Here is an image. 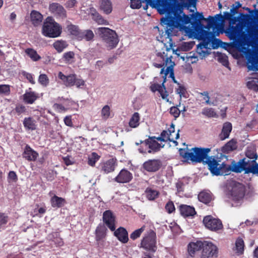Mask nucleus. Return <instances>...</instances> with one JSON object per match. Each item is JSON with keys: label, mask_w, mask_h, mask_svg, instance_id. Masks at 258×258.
<instances>
[{"label": "nucleus", "mask_w": 258, "mask_h": 258, "mask_svg": "<svg viewBox=\"0 0 258 258\" xmlns=\"http://www.w3.org/2000/svg\"><path fill=\"white\" fill-rule=\"evenodd\" d=\"M145 229V226H143L141 228L135 230L133 233L130 235V238L133 240H135L139 238Z\"/></svg>", "instance_id": "48"}, {"label": "nucleus", "mask_w": 258, "mask_h": 258, "mask_svg": "<svg viewBox=\"0 0 258 258\" xmlns=\"http://www.w3.org/2000/svg\"><path fill=\"white\" fill-rule=\"evenodd\" d=\"M198 199L200 202L208 205L212 202L213 199L210 192L203 191L199 194Z\"/></svg>", "instance_id": "31"}, {"label": "nucleus", "mask_w": 258, "mask_h": 258, "mask_svg": "<svg viewBox=\"0 0 258 258\" xmlns=\"http://www.w3.org/2000/svg\"><path fill=\"white\" fill-rule=\"evenodd\" d=\"M31 90V89L29 88L26 90L22 96L24 102L29 104H33L39 97L38 93L32 91Z\"/></svg>", "instance_id": "20"}, {"label": "nucleus", "mask_w": 258, "mask_h": 258, "mask_svg": "<svg viewBox=\"0 0 258 258\" xmlns=\"http://www.w3.org/2000/svg\"><path fill=\"white\" fill-rule=\"evenodd\" d=\"M231 171L241 173L243 171L245 174L252 173L258 175V164L254 160L243 158L238 162L232 161L231 163Z\"/></svg>", "instance_id": "4"}, {"label": "nucleus", "mask_w": 258, "mask_h": 258, "mask_svg": "<svg viewBox=\"0 0 258 258\" xmlns=\"http://www.w3.org/2000/svg\"><path fill=\"white\" fill-rule=\"evenodd\" d=\"M203 223L207 229L214 232L221 230L223 227L222 221L220 219L211 215L206 216L204 218Z\"/></svg>", "instance_id": "10"}, {"label": "nucleus", "mask_w": 258, "mask_h": 258, "mask_svg": "<svg viewBox=\"0 0 258 258\" xmlns=\"http://www.w3.org/2000/svg\"><path fill=\"white\" fill-rule=\"evenodd\" d=\"M8 179L12 181L16 182L18 179L16 173L14 171H10L8 175Z\"/></svg>", "instance_id": "63"}, {"label": "nucleus", "mask_w": 258, "mask_h": 258, "mask_svg": "<svg viewBox=\"0 0 258 258\" xmlns=\"http://www.w3.org/2000/svg\"><path fill=\"white\" fill-rule=\"evenodd\" d=\"M231 195L233 200L237 201L241 200L244 196V188L243 185L238 182H233Z\"/></svg>", "instance_id": "12"}, {"label": "nucleus", "mask_w": 258, "mask_h": 258, "mask_svg": "<svg viewBox=\"0 0 258 258\" xmlns=\"http://www.w3.org/2000/svg\"><path fill=\"white\" fill-rule=\"evenodd\" d=\"M210 151L209 148L195 147L190 150L181 149L179 150L180 155L186 161L201 163L206 159L208 169L214 175H228L231 171V164L227 165L222 162L218 157H207Z\"/></svg>", "instance_id": "2"}, {"label": "nucleus", "mask_w": 258, "mask_h": 258, "mask_svg": "<svg viewBox=\"0 0 258 258\" xmlns=\"http://www.w3.org/2000/svg\"><path fill=\"white\" fill-rule=\"evenodd\" d=\"M100 8L106 14L112 11L111 3L109 0H100Z\"/></svg>", "instance_id": "34"}, {"label": "nucleus", "mask_w": 258, "mask_h": 258, "mask_svg": "<svg viewBox=\"0 0 258 258\" xmlns=\"http://www.w3.org/2000/svg\"><path fill=\"white\" fill-rule=\"evenodd\" d=\"M185 184L182 180H179L176 184L177 194L180 196V194L183 191Z\"/></svg>", "instance_id": "55"}, {"label": "nucleus", "mask_w": 258, "mask_h": 258, "mask_svg": "<svg viewBox=\"0 0 258 258\" xmlns=\"http://www.w3.org/2000/svg\"><path fill=\"white\" fill-rule=\"evenodd\" d=\"M99 157H100L96 153H92L88 158V164L90 166H94L96 162L99 160Z\"/></svg>", "instance_id": "49"}, {"label": "nucleus", "mask_w": 258, "mask_h": 258, "mask_svg": "<svg viewBox=\"0 0 258 258\" xmlns=\"http://www.w3.org/2000/svg\"><path fill=\"white\" fill-rule=\"evenodd\" d=\"M91 15L92 16V19L99 25L108 24L107 20H105L93 8L90 9Z\"/></svg>", "instance_id": "30"}, {"label": "nucleus", "mask_w": 258, "mask_h": 258, "mask_svg": "<svg viewBox=\"0 0 258 258\" xmlns=\"http://www.w3.org/2000/svg\"><path fill=\"white\" fill-rule=\"evenodd\" d=\"M156 138L155 137H150L145 141H141V143H144L145 149L141 147L139 149V152L141 153H146V149H149L148 153H154L159 151L164 145L161 146V144L158 143L156 140Z\"/></svg>", "instance_id": "9"}, {"label": "nucleus", "mask_w": 258, "mask_h": 258, "mask_svg": "<svg viewBox=\"0 0 258 258\" xmlns=\"http://www.w3.org/2000/svg\"><path fill=\"white\" fill-rule=\"evenodd\" d=\"M248 62L251 63V66H248V68L251 70L257 69V60L255 58H252L248 59Z\"/></svg>", "instance_id": "59"}, {"label": "nucleus", "mask_w": 258, "mask_h": 258, "mask_svg": "<svg viewBox=\"0 0 258 258\" xmlns=\"http://www.w3.org/2000/svg\"><path fill=\"white\" fill-rule=\"evenodd\" d=\"M103 221L112 231L115 229V217L110 210H106L103 214Z\"/></svg>", "instance_id": "14"}, {"label": "nucleus", "mask_w": 258, "mask_h": 258, "mask_svg": "<svg viewBox=\"0 0 258 258\" xmlns=\"http://www.w3.org/2000/svg\"><path fill=\"white\" fill-rule=\"evenodd\" d=\"M38 81L41 85L45 86H46L49 83V79L45 74L40 75Z\"/></svg>", "instance_id": "54"}, {"label": "nucleus", "mask_w": 258, "mask_h": 258, "mask_svg": "<svg viewBox=\"0 0 258 258\" xmlns=\"http://www.w3.org/2000/svg\"><path fill=\"white\" fill-rule=\"evenodd\" d=\"M32 24L35 27L40 25L43 20V16L38 11L33 10L30 14Z\"/></svg>", "instance_id": "26"}, {"label": "nucleus", "mask_w": 258, "mask_h": 258, "mask_svg": "<svg viewBox=\"0 0 258 258\" xmlns=\"http://www.w3.org/2000/svg\"><path fill=\"white\" fill-rule=\"evenodd\" d=\"M162 162L159 159H150L145 162L143 164V168L148 172H154L161 168Z\"/></svg>", "instance_id": "13"}, {"label": "nucleus", "mask_w": 258, "mask_h": 258, "mask_svg": "<svg viewBox=\"0 0 258 258\" xmlns=\"http://www.w3.org/2000/svg\"><path fill=\"white\" fill-rule=\"evenodd\" d=\"M69 103H71V102L69 101H66L63 105L55 103L53 105V108L56 111L58 112H64L70 108L68 105V104Z\"/></svg>", "instance_id": "42"}, {"label": "nucleus", "mask_w": 258, "mask_h": 258, "mask_svg": "<svg viewBox=\"0 0 258 258\" xmlns=\"http://www.w3.org/2000/svg\"><path fill=\"white\" fill-rule=\"evenodd\" d=\"M191 18L193 19L195 23L198 24L204 19V16L202 13L197 12L195 14L191 15Z\"/></svg>", "instance_id": "51"}, {"label": "nucleus", "mask_w": 258, "mask_h": 258, "mask_svg": "<svg viewBox=\"0 0 258 258\" xmlns=\"http://www.w3.org/2000/svg\"><path fill=\"white\" fill-rule=\"evenodd\" d=\"M165 209L168 213H172L174 212L175 208L173 203L172 201L168 202L165 205Z\"/></svg>", "instance_id": "57"}, {"label": "nucleus", "mask_w": 258, "mask_h": 258, "mask_svg": "<svg viewBox=\"0 0 258 258\" xmlns=\"http://www.w3.org/2000/svg\"><path fill=\"white\" fill-rule=\"evenodd\" d=\"M202 248L201 258H212L217 256L218 248L212 242L204 241Z\"/></svg>", "instance_id": "11"}, {"label": "nucleus", "mask_w": 258, "mask_h": 258, "mask_svg": "<svg viewBox=\"0 0 258 258\" xmlns=\"http://www.w3.org/2000/svg\"><path fill=\"white\" fill-rule=\"evenodd\" d=\"M38 156V154L33 150L30 146L26 145L23 153V157L28 161H35Z\"/></svg>", "instance_id": "23"}, {"label": "nucleus", "mask_w": 258, "mask_h": 258, "mask_svg": "<svg viewBox=\"0 0 258 258\" xmlns=\"http://www.w3.org/2000/svg\"><path fill=\"white\" fill-rule=\"evenodd\" d=\"M16 112L18 115L25 112L26 109L25 106L23 105H18L15 108Z\"/></svg>", "instance_id": "61"}, {"label": "nucleus", "mask_w": 258, "mask_h": 258, "mask_svg": "<svg viewBox=\"0 0 258 258\" xmlns=\"http://www.w3.org/2000/svg\"><path fill=\"white\" fill-rule=\"evenodd\" d=\"M23 125L26 130H35L36 128V121L32 117H26L23 121Z\"/></svg>", "instance_id": "33"}, {"label": "nucleus", "mask_w": 258, "mask_h": 258, "mask_svg": "<svg viewBox=\"0 0 258 258\" xmlns=\"http://www.w3.org/2000/svg\"><path fill=\"white\" fill-rule=\"evenodd\" d=\"M246 158L249 159V160H256L257 159V155L256 152V150L253 147H248L245 151Z\"/></svg>", "instance_id": "37"}, {"label": "nucleus", "mask_w": 258, "mask_h": 258, "mask_svg": "<svg viewBox=\"0 0 258 258\" xmlns=\"http://www.w3.org/2000/svg\"><path fill=\"white\" fill-rule=\"evenodd\" d=\"M176 92L179 95L180 98L182 97L186 98V91L184 87L182 86H179L178 88L176 89Z\"/></svg>", "instance_id": "56"}, {"label": "nucleus", "mask_w": 258, "mask_h": 258, "mask_svg": "<svg viewBox=\"0 0 258 258\" xmlns=\"http://www.w3.org/2000/svg\"><path fill=\"white\" fill-rule=\"evenodd\" d=\"M244 243L243 240L241 238H238L235 242L236 253L238 254H241L244 251Z\"/></svg>", "instance_id": "40"}, {"label": "nucleus", "mask_w": 258, "mask_h": 258, "mask_svg": "<svg viewBox=\"0 0 258 258\" xmlns=\"http://www.w3.org/2000/svg\"><path fill=\"white\" fill-rule=\"evenodd\" d=\"M104 229L105 228L100 226H98L95 230L96 233V240L97 241L100 240L104 236Z\"/></svg>", "instance_id": "46"}, {"label": "nucleus", "mask_w": 258, "mask_h": 258, "mask_svg": "<svg viewBox=\"0 0 258 258\" xmlns=\"http://www.w3.org/2000/svg\"><path fill=\"white\" fill-rule=\"evenodd\" d=\"M115 160L110 159L107 161L100 164V168L101 171L104 173H108L113 172L115 169Z\"/></svg>", "instance_id": "21"}, {"label": "nucleus", "mask_w": 258, "mask_h": 258, "mask_svg": "<svg viewBox=\"0 0 258 258\" xmlns=\"http://www.w3.org/2000/svg\"><path fill=\"white\" fill-rule=\"evenodd\" d=\"M114 235L122 243H126L128 240V233L126 230L123 227H119L117 230H114Z\"/></svg>", "instance_id": "22"}, {"label": "nucleus", "mask_w": 258, "mask_h": 258, "mask_svg": "<svg viewBox=\"0 0 258 258\" xmlns=\"http://www.w3.org/2000/svg\"><path fill=\"white\" fill-rule=\"evenodd\" d=\"M218 61L222 63L223 66L225 67H228L229 64V62L228 60V57L223 54H220L218 56Z\"/></svg>", "instance_id": "52"}, {"label": "nucleus", "mask_w": 258, "mask_h": 258, "mask_svg": "<svg viewBox=\"0 0 258 258\" xmlns=\"http://www.w3.org/2000/svg\"><path fill=\"white\" fill-rule=\"evenodd\" d=\"M167 52L170 51V49L165 48ZM172 56H168L167 53H165L163 51L162 52H158L153 62V66L157 68H162L160 71V74L162 75L163 79L161 85L158 83V77H155L153 82H151L150 88L153 92L158 91L161 97L163 99H166L168 101V93L166 91L164 86V83L166 81V77L169 75L168 77L171 78L173 82L175 83L177 81L175 80L174 74L173 67L175 63L171 60Z\"/></svg>", "instance_id": "3"}, {"label": "nucleus", "mask_w": 258, "mask_h": 258, "mask_svg": "<svg viewBox=\"0 0 258 258\" xmlns=\"http://www.w3.org/2000/svg\"><path fill=\"white\" fill-rule=\"evenodd\" d=\"M101 114L103 119H107L110 114V107L107 105H105L101 110Z\"/></svg>", "instance_id": "50"}, {"label": "nucleus", "mask_w": 258, "mask_h": 258, "mask_svg": "<svg viewBox=\"0 0 258 258\" xmlns=\"http://www.w3.org/2000/svg\"><path fill=\"white\" fill-rule=\"evenodd\" d=\"M140 115L138 112H135L132 116L130 121L129 125L132 128H136L140 124Z\"/></svg>", "instance_id": "36"}, {"label": "nucleus", "mask_w": 258, "mask_h": 258, "mask_svg": "<svg viewBox=\"0 0 258 258\" xmlns=\"http://www.w3.org/2000/svg\"><path fill=\"white\" fill-rule=\"evenodd\" d=\"M247 86L249 88L253 89L255 91H258V85L255 84L253 81L248 82Z\"/></svg>", "instance_id": "64"}, {"label": "nucleus", "mask_w": 258, "mask_h": 258, "mask_svg": "<svg viewBox=\"0 0 258 258\" xmlns=\"http://www.w3.org/2000/svg\"><path fill=\"white\" fill-rule=\"evenodd\" d=\"M179 211L181 215L184 217H192L196 214L194 207L186 205H180Z\"/></svg>", "instance_id": "24"}, {"label": "nucleus", "mask_w": 258, "mask_h": 258, "mask_svg": "<svg viewBox=\"0 0 258 258\" xmlns=\"http://www.w3.org/2000/svg\"><path fill=\"white\" fill-rule=\"evenodd\" d=\"M237 148V141L236 140L233 139L222 147L221 151L223 153L228 154L236 150Z\"/></svg>", "instance_id": "29"}, {"label": "nucleus", "mask_w": 258, "mask_h": 258, "mask_svg": "<svg viewBox=\"0 0 258 258\" xmlns=\"http://www.w3.org/2000/svg\"><path fill=\"white\" fill-rule=\"evenodd\" d=\"M23 76L32 84H35V81L33 79V76L31 74L24 72L23 73Z\"/></svg>", "instance_id": "62"}, {"label": "nucleus", "mask_w": 258, "mask_h": 258, "mask_svg": "<svg viewBox=\"0 0 258 258\" xmlns=\"http://www.w3.org/2000/svg\"><path fill=\"white\" fill-rule=\"evenodd\" d=\"M146 197L149 200H154L156 199L158 195L159 192L150 188H147L145 191Z\"/></svg>", "instance_id": "44"}, {"label": "nucleus", "mask_w": 258, "mask_h": 258, "mask_svg": "<svg viewBox=\"0 0 258 258\" xmlns=\"http://www.w3.org/2000/svg\"><path fill=\"white\" fill-rule=\"evenodd\" d=\"M26 54L34 61H38L41 59V56L37 53V51L32 48H27L25 50Z\"/></svg>", "instance_id": "39"}, {"label": "nucleus", "mask_w": 258, "mask_h": 258, "mask_svg": "<svg viewBox=\"0 0 258 258\" xmlns=\"http://www.w3.org/2000/svg\"><path fill=\"white\" fill-rule=\"evenodd\" d=\"M94 34L92 30H85L81 31L79 40L85 39L87 41H90L93 39Z\"/></svg>", "instance_id": "38"}, {"label": "nucleus", "mask_w": 258, "mask_h": 258, "mask_svg": "<svg viewBox=\"0 0 258 258\" xmlns=\"http://www.w3.org/2000/svg\"><path fill=\"white\" fill-rule=\"evenodd\" d=\"M53 45L57 52H60L68 46V44L66 41L61 40L55 41Z\"/></svg>", "instance_id": "43"}, {"label": "nucleus", "mask_w": 258, "mask_h": 258, "mask_svg": "<svg viewBox=\"0 0 258 258\" xmlns=\"http://www.w3.org/2000/svg\"><path fill=\"white\" fill-rule=\"evenodd\" d=\"M175 136L176 137L174 138L173 135H169L167 131H163L161 133L160 136L157 138L156 140L159 141L167 142L169 141L174 142V139H177L179 138V135L178 132L175 134Z\"/></svg>", "instance_id": "28"}, {"label": "nucleus", "mask_w": 258, "mask_h": 258, "mask_svg": "<svg viewBox=\"0 0 258 258\" xmlns=\"http://www.w3.org/2000/svg\"><path fill=\"white\" fill-rule=\"evenodd\" d=\"M141 247L151 252L156 251V234L154 231L150 230L148 231L141 242Z\"/></svg>", "instance_id": "8"}, {"label": "nucleus", "mask_w": 258, "mask_h": 258, "mask_svg": "<svg viewBox=\"0 0 258 258\" xmlns=\"http://www.w3.org/2000/svg\"><path fill=\"white\" fill-rule=\"evenodd\" d=\"M133 178L132 174L127 170L122 169L114 178V180L118 183H127Z\"/></svg>", "instance_id": "17"}, {"label": "nucleus", "mask_w": 258, "mask_h": 258, "mask_svg": "<svg viewBox=\"0 0 258 258\" xmlns=\"http://www.w3.org/2000/svg\"><path fill=\"white\" fill-rule=\"evenodd\" d=\"M11 89L9 85H0V95L8 96L10 94Z\"/></svg>", "instance_id": "45"}, {"label": "nucleus", "mask_w": 258, "mask_h": 258, "mask_svg": "<svg viewBox=\"0 0 258 258\" xmlns=\"http://www.w3.org/2000/svg\"><path fill=\"white\" fill-rule=\"evenodd\" d=\"M202 114L209 117H214L217 116L216 113L212 108H204L202 110Z\"/></svg>", "instance_id": "47"}, {"label": "nucleus", "mask_w": 258, "mask_h": 258, "mask_svg": "<svg viewBox=\"0 0 258 258\" xmlns=\"http://www.w3.org/2000/svg\"><path fill=\"white\" fill-rule=\"evenodd\" d=\"M58 77L67 87L76 86L77 88H82L85 85V81L81 78H77V75L75 74L66 76L62 72H59L58 73Z\"/></svg>", "instance_id": "7"}, {"label": "nucleus", "mask_w": 258, "mask_h": 258, "mask_svg": "<svg viewBox=\"0 0 258 258\" xmlns=\"http://www.w3.org/2000/svg\"><path fill=\"white\" fill-rule=\"evenodd\" d=\"M48 195L51 197L50 203L53 208H59L62 207L66 204V202L65 199L56 196L53 191H50Z\"/></svg>", "instance_id": "18"}, {"label": "nucleus", "mask_w": 258, "mask_h": 258, "mask_svg": "<svg viewBox=\"0 0 258 258\" xmlns=\"http://www.w3.org/2000/svg\"><path fill=\"white\" fill-rule=\"evenodd\" d=\"M233 44L240 51H245L249 46V41L247 35L242 34L240 38L234 40Z\"/></svg>", "instance_id": "15"}, {"label": "nucleus", "mask_w": 258, "mask_h": 258, "mask_svg": "<svg viewBox=\"0 0 258 258\" xmlns=\"http://www.w3.org/2000/svg\"><path fill=\"white\" fill-rule=\"evenodd\" d=\"M241 30L237 26H232L229 31V37L231 40H235L239 36Z\"/></svg>", "instance_id": "41"}, {"label": "nucleus", "mask_w": 258, "mask_h": 258, "mask_svg": "<svg viewBox=\"0 0 258 258\" xmlns=\"http://www.w3.org/2000/svg\"><path fill=\"white\" fill-rule=\"evenodd\" d=\"M50 12L54 15L60 17H66V11L62 6L57 3H53L49 6Z\"/></svg>", "instance_id": "19"}, {"label": "nucleus", "mask_w": 258, "mask_h": 258, "mask_svg": "<svg viewBox=\"0 0 258 258\" xmlns=\"http://www.w3.org/2000/svg\"><path fill=\"white\" fill-rule=\"evenodd\" d=\"M98 31L108 49H112L117 46L119 39L115 31L106 27L98 28Z\"/></svg>", "instance_id": "6"}, {"label": "nucleus", "mask_w": 258, "mask_h": 258, "mask_svg": "<svg viewBox=\"0 0 258 258\" xmlns=\"http://www.w3.org/2000/svg\"><path fill=\"white\" fill-rule=\"evenodd\" d=\"M232 128V124L229 122H226L223 124L221 133L219 135L221 140H224L229 138V135Z\"/></svg>", "instance_id": "25"}, {"label": "nucleus", "mask_w": 258, "mask_h": 258, "mask_svg": "<svg viewBox=\"0 0 258 258\" xmlns=\"http://www.w3.org/2000/svg\"><path fill=\"white\" fill-rule=\"evenodd\" d=\"M197 53L198 56H195L194 55H189L188 58L196 59L199 57L201 59H203L207 56L209 54L208 52V43L205 42L198 44L197 47Z\"/></svg>", "instance_id": "16"}, {"label": "nucleus", "mask_w": 258, "mask_h": 258, "mask_svg": "<svg viewBox=\"0 0 258 258\" xmlns=\"http://www.w3.org/2000/svg\"><path fill=\"white\" fill-rule=\"evenodd\" d=\"M8 221V217L4 214H0V229L5 227Z\"/></svg>", "instance_id": "60"}, {"label": "nucleus", "mask_w": 258, "mask_h": 258, "mask_svg": "<svg viewBox=\"0 0 258 258\" xmlns=\"http://www.w3.org/2000/svg\"><path fill=\"white\" fill-rule=\"evenodd\" d=\"M74 56L75 54L73 51H69L64 53L63 58L66 61L71 63L73 62Z\"/></svg>", "instance_id": "53"}, {"label": "nucleus", "mask_w": 258, "mask_h": 258, "mask_svg": "<svg viewBox=\"0 0 258 258\" xmlns=\"http://www.w3.org/2000/svg\"><path fill=\"white\" fill-rule=\"evenodd\" d=\"M170 113L175 118H177L179 116L180 111L177 107L172 106L170 108Z\"/></svg>", "instance_id": "58"}, {"label": "nucleus", "mask_w": 258, "mask_h": 258, "mask_svg": "<svg viewBox=\"0 0 258 258\" xmlns=\"http://www.w3.org/2000/svg\"><path fill=\"white\" fill-rule=\"evenodd\" d=\"M62 28L53 19L48 17L44 22L42 33V34L49 38H55L59 36L61 33Z\"/></svg>", "instance_id": "5"}, {"label": "nucleus", "mask_w": 258, "mask_h": 258, "mask_svg": "<svg viewBox=\"0 0 258 258\" xmlns=\"http://www.w3.org/2000/svg\"><path fill=\"white\" fill-rule=\"evenodd\" d=\"M66 24V28L68 32H69L71 35L75 36L77 39H79L81 30L79 29L77 26L72 24L69 21H67Z\"/></svg>", "instance_id": "32"}, {"label": "nucleus", "mask_w": 258, "mask_h": 258, "mask_svg": "<svg viewBox=\"0 0 258 258\" xmlns=\"http://www.w3.org/2000/svg\"><path fill=\"white\" fill-rule=\"evenodd\" d=\"M50 240L54 242L56 246H61L63 244V241L59 236L57 232H54L49 235Z\"/></svg>", "instance_id": "35"}, {"label": "nucleus", "mask_w": 258, "mask_h": 258, "mask_svg": "<svg viewBox=\"0 0 258 258\" xmlns=\"http://www.w3.org/2000/svg\"><path fill=\"white\" fill-rule=\"evenodd\" d=\"M131 7L132 9H140L142 3H145L143 7L147 10L148 6L152 7L158 6V12L160 14H166V17L160 20V24L164 27L165 34L168 37L175 35L177 32L176 29H183L186 24L190 22L191 18L185 15L181 10H175L172 4L167 1L160 2L159 0H131Z\"/></svg>", "instance_id": "1"}, {"label": "nucleus", "mask_w": 258, "mask_h": 258, "mask_svg": "<svg viewBox=\"0 0 258 258\" xmlns=\"http://www.w3.org/2000/svg\"><path fill=\"white\" fill-rule=\"evenodd\" d=\"M204 242L198 241L196 242H190L188 245V252L191 256H193L196 252L200 250L203 246Z\"/></svg>", "instance_id": "27"}]
</instances>
